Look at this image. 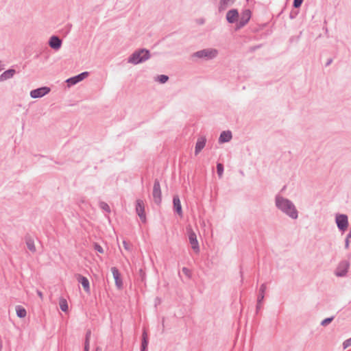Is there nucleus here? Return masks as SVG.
Returning <instances> with one entry per match:
<instances>
[{
	"instance_id": "nucleus-1",
	"label": "nucleus",
	"mask_w": 351,
	"mask_h": 351,
	"mask_svg": "<svg viewBox=\"0 0 351 351\" xmlns=\"http://www.w3.org/2000/svg\"><path fill=\"white\" fill-rule=\"evenodd\" d=\"M275 204L278 209L293 219L298 217V212L293 203L279 195L275 197Z\"/></svg>"
},
{
	"instance_id": "nucleus-2",
	"label": "nucleus",
	"mask_w": 351,
	"mask_h": 351,
	"mask_svg": "<svg viewBox=\"0 0 351 351\" xmlns=\"http://www.w3.org/2000/svg\"><path fill=\"white\" fill-rule=\"evenodd\" d=\"M149 51L145 49H141L135 51L128 58V62L133 64H138L145 62L150 58Z\"/></svg>"
},
{
	"instance_id": "nucleus-3",
	"label": "nucleus",
	"mask_w": 351,
	"mask_h": 351,
	"mask_svg": "<svg viewBox=\"0 0 351 351\" xmlns=\"http://www.w3.org/2000/svg\"><path fill=\"white\" fill-rule=\"evenodd\" d=\"M217 55L218 50L213 48H207L195 52L193 54V57L204 60H212L216 58Z\"/></svg>"
},
{
	"instance_id": "nucleus-4",
	"label": "nucleus",
	"mask_w": 351,
	"mask_h": 351,
	"mask_svg": "<svg viewBox=\"0 0 351 351\" xmlns=\"http://www.w3.org/2000/svg\"><path fill=\"white\" fill-rule=\"evenodd\" d=\"M335 223L339 231L344 232L348 227V217L345 214H337L335 215Z\"/></svg>"
},
{
	"instance_id": "nucleus-5",
	"label": "nucleus",
	"mask_w": 351,
	"mask_h": 351,
	"mask_svg": "<svg viewBox=\"0 0 351 351\" xmlns=\"http://www.w3.org/2000/svg\"><path fill=\"white\" fill-rule=\"evenodd\" d=\"M189 243L191 245L192 249L195 253H198L199 252V243L197 239V235L195 232L192 230L191 228H186Z\"/></svg>"
},
{
	"instance_id": "nucleus-6",
	"label": "nucleus",
	"mask_w": 351,
	"mask_h": 351,
	"mask_svg": "<svg viewBox=\"0 0 351 351\" xmlns=\"http://www.w3.org/2000/svg\"><path fill=\"white\" fill-rule=\"evenodd\" d=\"M152 196L154 202L159 205L162 201V193L160 189V182L158 179L154 180L153 191H152Z\"/></svg>"
},
{
	"instance_id": "nucleus-7",
	"label": "nucleus",
	"mask_w": 351,
	"mask_h": 351,
	"mask_svg": "<svg viewBox=\"0 0 351 351\" xmlns=\"http://www.w3.org/2000/svg\"><path fill=\"white\" fill-rule=\"evenodd\" d=\"M350 267V263L348 261L343 260L338 264L335 274L338 277H343L347 274L348 270Z\"/></svg>"
},
{
	"instance_id": "nucleus-8",
	"label": "nucleus",
	"mask_w": 351,
	"mask_h": 351,
	"mask_svg": "<svg viewBox=\"0 0 351 351\" xmlns=\"http://www.w3.org/2000/svg\"><path fill=\"white\" fill-rule=\"evenodd\" d=\"M50 88L47 86H43L31 90L30 97L34 99L40 98L50 92Z\"/></svg>"
},
{
	"instance_id": "nucleus-9",
	"label": "nucleus",
	"mask_w": 351,
	"mask_h": 351,
	"mask_svg": "<svg viewBox=\"0 0 351 351\" xmlns=\"http://www.w3.org/2000/svg\"><path fill=\"white\" fill-rule=\"evenodd\" d=\"M88 72L84 71L82 72L74 77H70L66 80V82L67 84V86L69 87L73 86L78 82L82 81L84 79H85L88 75Z\"/></svg>"
},
{
	"instance_id": "nucleus-10",
	"label": "nucleus",
	"mask_w": 351,
	"mask_h": 351,
	"mask_svg": "<svg viewBox=\"0 0 351 351\" xmlns=\"http://www.w3.org/2000/svg\"><path fill=\"white\" fill-rule=\"evenodd\" d=\"M136 212L143 223L146 222L144 202L141 199H137L136 204Z\"/></svg>"
},
{
	"instance_id": "nucleus-11",
	"label": "nucleus",
	"mask_w": 351,
	"mask_h": 351,
	"mask_svg": "<svg viewBox=\"0 0 351 351\" xmlns=\"http://www.w3.org/2000/svg\"><path fill=\"white\" fill-rule=\"evenodd\" d=\"M111 271L115 281L116 287L117 289H121L123 287V281L118 269L116 267H112Z\"/></svg>"
},
{
	"instance_id": "nucleus-12",
	"label": "nucleus",
	"mask_w": 351,
	"mask_h": 351,
	"mask_svg": "<svg viewBox=\"0 0 351 351\" xmlns=\"http://www.w3.org/2000/svg\"><path fill=\"white\" fill-rule=\"evenodd\" d=\"M75 276L77 280L82 284L84 291L87 293H90V288L88 279L81 274H77Z\"/></svg>"
},
{
	"instance_id": "nucleus-13",
	"label": "nucleus",
	"mask_w": 351,
	"mask_h": 351,
	"mask_svg": "<svg viewBox=\"0 0 351 351\" xmlns=\"http://www.w3.org/2000/svg\"><path fill=\"white\" fill-rule=\"evenodd\" d=\"M62 43V40L57 36H52L49 40V45L54 50L60 49Z\"/></svg>"
},
{
	"instance_id": "nucleus-14",
	"label": "nucleus",
	"mask_w": 351,
	"mask_h": 351,
	"mask_svg": "<svg viewBox=\"0 0 351 351\" xmlns=\"http://www.w3.org/2000/svg\"><path fill=\"white\" fill-rule=\"evenodd\" d=\"M206 143V138L205 136H200L197 138L195 147V155H198L200 152L204 148Z\"/></svg>"
},
{
	"instance_id": "nucleus-15",
	"label": "nucleus",
	"mask_w": 351,
	"mask_h": 351,
	"mask_svg": "<svg viewBox=\"0 0 351 351\" xmlns=\"http://www.w3.org/2000/svg\"><path fill=\"white\" fill-rule=\"evenodd\" d=\"M239 12L237 9L230 10L226 14V20L229 23H235L239 18Z\"/></svg>"
},
{
	"instance_id": "nucleus-16",
	"label": "nucleus",
	"mask_w": 351,
	"mask_h": 351,
	"mask_svg": "<svg viewBox=\"0 0 351 351\" xmlns=\"http://www.w3.org/2000/svg\"><path fill=\"white\" fill-rule=\"evenodd\" d=\"M173 203L174 210L179 215H182V206H181L180 198H179V197L178 195L173 196Z\"/></svg>"
},
{
	"instance_id": "nucleus-17",
	"label": "nucleus",
	"mask_w": 351,
	"mask_h": 351,
	"mask_svg": "<svg viewBox=\"0 0 351 351\" xmlns=\"http://www.w3.org/2000/svg\"><path fill=\"white\" fill-rule=\"evenodd\" d=\"M232 138V132L229 130L223 131L221 133L219 141V143H227L229 142Z\"/></svg>"
},
{
	"instance_id": "nucleus-18",
	"label": "nucleus",
	"mask_w": 351,
	"mask_h": 351,
	"mask_svg": "<svg viewBox=\"0 0 351 351\" xmlns=\"http://www.w3.org/2000/svg\"><path fill=\"white\" fill-rule=\"evenodd\" d=\"M235 0H220L219 4V11L223 12L228 8V7L232 5L234 3Z\"/></svg>"
},
{
	"instance_id": "nucleus-19",
	"label": "nucleus",
	"mask_w": 351,
	"mask_h": 351,
	"mask_svg": "<svg viewBox=\"0 0 351 351\" xmlns=\"http://www.w3.org/2000/svg\"><path fill=\"white\" fill-rule=\"evenodd\" d=\"M15 73H16V71L12 69H10L4 71L0 75V82H3V81H5V80L12 78Z\"/></svg>"
},
{
	"instance_id": "nucleus-20",
	"label": "nucleus",
	"mask_w": 351,
	"mask_h": 351,
	"mask_svg": "<svg viewBox=\"0 0 351 351\" xmlns=\"http://www.w3.org/2000/svg\"><path fill=\"white\" fill-rule=\"evenodd\" d=\"M267 289V287H266V284L263 283L261 285L260 287V289H259V294H258V303H261L262 301L264 299V297H265V292Z\"/></svg>"
},
{
	"instance_id": "nucleus-21",
	"label": "nucleus",
	"mask_w": 351,
	"mask_h": 351,
	"mask_svg": "<svg viewBox=\"0 0 351 351\" xmlns=\"http://www.w3.org/2000/svg\"><path fill=\"white\" fill-rule=\"evenodd\" d=\"M25 241L29 250H30L32 252H35L36 250L34 240L31 237H28L25 238Z\"/></svg>"
},
{
	"instance_id": "nucleus-22",
	"label": "nucleus",
	"mask_w": 351,
	"mask_h": 351,
	"mask_svg": "<svg viewBox=\"0 0 351 351\" xmlns=\"http://www.w3.org/2000/svg\"><path fill=\"white\" fill-rule=\"evenodd\" d=\"M251 18V11L248 9L245 10L242 12L241 15L240 16V19L248 23Z\"/></svg>"
},
{
	"instance_id": "nucleus-23",
	"label": "nucleus",
	"mask_w": 351,
	"mask_h": 351,
	"mask_svg": "<svg viewBox=\"0 0 351 351\" xmlns=\"http://www.w3.org/2000/svg\"><path fill=\"white\" fill-rule=\"evenodd\" d=\"M16 315L20 318H23L26 316V310L21 306L18 305L16 306Z\"/></svg>"
},
{
	"instance_id": "nucleus-24",
	"label": "nucleus",
	"mask_w": 351,
	"mask_h": 351,
	"mask_svg": "<svg viewBox=\"0 0 351 351\" xmlns=\"http://www.w3.org/2000/svg\"><path fill=\"white\" fill-rule=\"evenodd\" d=\"M59 305H60V309L62 311H64V312L67 311V310H68V304H67V301L64 298H61L60 299Z\"/></svg>"
},
{
	"instance_id": "nucleus-25",
	"label": "nucleus",
	"mask_w": 351,
	"mask_h": 351,
	"mask_svg": "<svg viewBox=\"0 0 351 351\" xmlns=\"http://www.w3.org/2000/svg\"><path fill=\"white\" fill-rule=\"evenodd\" d=\"M148 346V337L145 330L143 331L142 335V343L141 346L144 348H147Z\"/></svg>"
},
{
	"instance_id": "nucleus-26",
	"label": "nucleus",
	"mask_w": 351,
	"mask_h": 351,
	"mask_svg": "<svg viewBox=\"0 0 351 351\" xmlns=\"http://www.w3.org/2000/svg\"><path fill=\"white\" fill-rule=\"evenodd\" d=\"M217 172L219 178H221L223 173V165L221 163L217 164Z\"/></svg>"
},
{
	"instance_id": "nucleus-27",
	"label": "nucleus",
	"mask_w": 351,
	"mask_h": 351,
	"mask_svg": "<svg viewBox=\"0 0 351 351\" xmlns=\"http://www.w3.org/2000/svg\"><path fill=\"white\" fill-rule=\"evenodd\" d=\"M99 207L105 210L106 212L107 213H110V206H108V204L104 202H101L99 203Z\"/></svg>"
},
{
	"instance_id": "nucleus-28",
	"label": "nucleus",
	"mask_w": 351,
	"mask_h": 351,
	"mask_svg": "<svg viewBox=\"0 0 351 351\" xmlns=\"http://www.w3.org/2000/svg\"><path fill=\"white\" fill-rule=\"evenodd\" d=\"M333 319L334 317H327L322 321L321 325L322 326H326L327 325L330 324Z\"/></svg>"
},
{
	"instance_id": "nucleus-29",
	"label": "nucleus",
	"mask_w": 351,
	"mask_h": 351,
	"mask_svg": "<svg viewBox=\"0 0 351 351\" xmlns=\"http://www.w3.org/2000/svg\"><path fill=\"white\" fill-rule=\"evenodd\" d=\"M158 80L161 84H164L168 81L169 77L165 75H160L158 76Z\"/></svg>"
},
{
	"instance_id": "nucleus-30",
	"label": "nucleus",
	"mask_w": 351,
	"mask_h": 351,
	"mask_svg": "<svg viewBox=\"0 0 351 351\" xmlns=\"http://www.w3.org/2000/svg\"><path fill=\"white\" fill-rule=\"evenodd\" d=\"M94 249L98 252L100 254H103L104 253V249L103 247L99 245L97 243H94Z\"/></svg>"
},
{
	"instance_id": "nucleus-31",
	"label": "nucleus",
	"mask_w": 351,
	"mask_h": 351,
	"mask_svg": "<svg viewBox=\"0 0 351 351\" xmlns=\"http://www.w3.org/2000/svg\"><path fill=\"white\" fill-rule=\"evenodd\" d=\"M351 346V337L350 339H346L343 343V349H346L347 348Z\"/></svg>"
},
{
	"instance_id": "nucleus-32",
	"label": "nucleus",
	"mask_w": 351,
	"mask_h": 351,
	"mask_svg": "<svg viewBox=\"0 0 351 351\" xmlns=\"http://www.w3.org/2000/svg\"><path fill=\"white\" fill-rule=\"evenodd\" d=\"M304 0H293V5L295 8H298L301 6Z\"/></svg>"
},
{
	"instance_id": "nucleus-33",
	"label": "nucleus",
	"mask_w": 351,
	"mask_h": 351,
	"mask_svg": "<svg viewBox=\"0 0 351 351\" xmlns=\"http://www.w3.org/2000/svg\"><path fill=\"white\" fill-rule=\"evenodd\" d=\"M91 337V331L90 330H87L86 333L85 342L84 343H89L90 339Z\"/></svg>"
},
{
	"instance_id": "nucleus-34",
	"label": "nucleus",
	"mask_w": 351,
	"mask_h": 351,
	"mask_svg": "<svg viewBox=\"0 0 351 351\" xmlns=\"http://www.w3.org/2000/svg\"><path fill=\"white\" fill-rule=\"evenodd\" d=\"M247 23V22L243 21L239 19V23L237 24V27L241 28V27H244Z\"/></svg>"
},
{
	"instance_id": "nucleus-35",
	"label": "nucleus",
	"mask_w": 351,
	"mask_h": 351,
	"mask_svg": "<svg viewBox=\"0 0 351 351\" xmlns=\"http://www.w3.org/2000/svg\"><path fill=\"white\" fill-rule=\"evenodd\" d=\"M182 271L186 276L190 277L191 271L188 268L182 267Z\"/></svg>"
},
{
	"instance_id": "nucleus-36",
	"label": "nucleus",
	"mask_w": 351,
	"mask_h": 351,
	"mask_svg": "<svg viewBox=\"0 0 351 351\" xmlns=\"http://www.w3.org/2000/svg\"><path fill=\"white\" fill-rule=\"evenodd\" d=\"M350 239V238H348V236H346V239H345V248L346 249H348L350 247V241H349Z\"/></svg>"
},
{
	"instance_id": "nucleus-37",
	"label": "nucleus",
	"mask_w": 351,
	"mask_h": 351,
	"mask_svg": "<svg viewBox=\"0 0 351 351\" xmlns=\"http://www.w3.org/2000/svg\"><path fill=\"white\" fill-rule=\"evenodd\" d=\"M123 245L124 248H125L126 250H130V245H129V243H127L125 241H123Z\"/></svg>"
},
{
	"instance_id": "nucleus-38",
	"label": "nucleus",
	"mask_w": 351,
	"mask_h": 351,
	"mask_svg": "<svg viewBox=\"0 0 351 351\" xmlns=\"http://www.w3.org/2000/svg\"><path fill=\"white\" fill-rule=\"evenodd\" d=\"M332 62V59L329 58L326 63V66H328Z\"/></svg>"
},
{
	"instance_id": "nucleus-39",
	"label": "nucleus",
	"mask_w": 351,
	"mask_h": 351,
	"mask_svg": "<svg viewBox=\"0 0 351 351\" xmlns=\"http://www.w3.org/2000/svg\"><path fill=\"white\" fill-rule=\"evenodd\" d=\"M84 351H89V343H84Z\"/></svg>"
},
{
	"instance_id": "nucleus-40",
	"label": "nucleus",
	"mask_w": 351,
	"mask_h": 351,
	"mask_svg": "<svg viewBox=\"0 0 351 351\" xmlns=\"http://www.w3.org/2000/svg\"><path fill=\"white\" fill-rule=\"evenodd\" d=\"M261 303H258V302H257V305H256V313H258V311H259V310L261 309Z\"/></svg>"
},
{
	"instance_id": "nucleus-41",
	"label": "nucleus",
	"mask_w": 351,
	"mask_h": 351,
	"mask_svg": "<svg viewBox=\"0 0 351 351\" xmlns=\"http://www.w3.org/2000/svg\"><path fill=\"white\" fill-rule=\"evenodd\" d=\"M37 294H38V295L41 299H43V293H42L40 291H38H38H37Z\"/></svg>"
},
{
	"instance_id": "nucleus-42",
	"label": "nucleus",
	"mask_w": 351,
	"mask_h": 351,
	"mask_svg": "<svg viewBox=\"0 0 351 351\" xmlns=\"http://www.w3.org/2000/svg\"><path fill=\"white\" fill-rule=\"evenodd\" d=\"M147 350V348H144V347H142L141 348V351H146Z\"/></svg>"
}]
</instances>
